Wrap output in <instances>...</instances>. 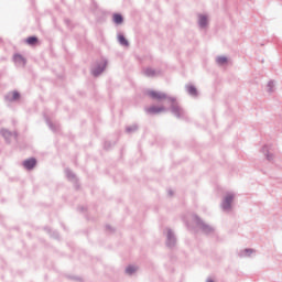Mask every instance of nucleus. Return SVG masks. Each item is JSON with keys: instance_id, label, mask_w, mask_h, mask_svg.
Instances as JSON below:
<instances>
[{"instance_id": "nucleus-1", "label": "nucleus", "mask_w": 282, "mask_h": 282, "mask_svg": "<svg viewBox=\"0 0 282 282\" xmlns=\"http://www.w3.org/2000/svg\"><path fill=\"white\" fill-rule=\"evenodd\" d=\"M148 96H150V98H153V100H164V98H166V95L164 93H159L155 90L148 91Z\"/></svg>"}, {"instance_id": "nucleus-2", "label": "nucleus", "mask_w": 282, "mask_h": 282, "mask_svg": "<svg viewBox=\"0 0 282 282\" xmlns=\"http://www.w3.org/2000/svg\"><path fill=\"white\" fill-rule=\"evenodd\" d=\"M24 169H28L29 171L34 169L36 166V159H29L23 162Z\"/></svg>"}, {"instance_id": "nucleus-3", "label": "nucleus", "mask_w": 282, "mask_h": 282, "mask_svg": "<svg viewBox=\"0 0 282 282\" xmlns=\"http://www.w3.org/2000/svg\"><path fill=\"white\" fill-rule=\"evenodd\" d=\"M232 199H235V196L232 194H229L225 197V200L223 203V207L225 209L230 208V204H232Z\"/></svg>"}, {"instance_id": "nucleus-4", "label": "nucleus", "mask_w": 282, "mask_h": 282, "mask_svg": "<svg viewBox=\"0 0 282 282\" xmlns=\"http://www.w3.org/2000/svg\"><path fill=\"white\" fill-rule=\"evenodd\" d=\"M162 111H164V107H156V106H152L150 108H148V113H162Z\"/></svg>"}, {"instance_id": "nucleus-5", "label": "nucleus", "mask_w": 282, "mask_h": 282, "mask_svg": "<svg viewBox=\"0 0 282 282\" xmlns=\"http://www.w3.org/2000/svg\"><path fill=\"white\" fill-rule=\"evenodd\" d=\"M13 61H14V63H19V65H25V58H23L19 54L14 55Z\"/></svg>"}, {"instance_id": "nucleus-6", "label": "nucleus", "mask_w": 282, "mask_h": 282, "mask_svg": "<svg viewBox=\"0 0 282 282\" xmlns=\"http://www.w3.org/2000/svg\"><path fill=\"white\" fill-rule=\"evenodd\" d=\"M118 41L121 45H123L124 47H129V41H127V39L124 37V35H119L118 36Z\"/></svg>"}, {"instance_id": "nucleus-7", "label": "nucleus", "mask_w": 282, "mask_h": 282, "mask_svg": "<svg viewBox=\"0 0 282 282\" xmlns=\"http://www.w3.org/2000/svg\"><path fill=\"white\" fill-rule=\"evenodd\" d=\"M200 28H206V23H208V19L206 15H199V21H198Z\"/></svg>"}, {"instance_id": "nucleus-8", "label": "nucleus", "mask_w": 282, "mask_h": 282, "mask_svg": "<svg viewBox=\"0 0 282 282\" xmlns=\"http://www.w3.org/2000/svg\"><path fill=\"white\" fill-rule=\"evenodd\" d=\"M26 43L28 45H36V43H39V39H36L35 36H30L26 39Z\"/></svg>"}, {"instance_id": "nucleus-9", "label": "nucleus", "mask_w": 282, "mask_h": 282, "mask_svg": "<svg viewBox=\"0 0 282 282\" xmlns=\"http://www.w3.org/2000/svg\"><path fill=\"white\" fill-rule=\"evenodd\" d=\"M123 19L120 14L116 13L113 14V22L117 23V25H120L122 23Z\"/></svg>"}, {"instance_id": "nucleus-10", "label": "nucleus", "mask_w": 282, "mask_h": 282, "mask_svg": "<svg viewBox=\"0 0 282 282\" xmlns=\"http://www.w3.org/2000/svg\"><path fill=\"white\" fill-rule=\"evenodd\" d=\"M216 61H217L218 65H226V63H228V57L220 56V57H217Z\"/></svg>"}, {"instance_id": "nucleus-11", "label": "nucleus", "mask_w": 282, "mask_h": 282, "mask_svg": "<svg viewBox=\"0 0 282 282\" xmlns=\"http://www.w3.org/2000/svg\"><path fill=\"white\" fill-rule=\"evenodd\" d=\"M187 91L191 94V96H197V89L193 86H188Z\"/></svg>"}, {"instance_id": "nucleus-12", "label": "nucleus", "mask_w": 282, "mask_h": 282, "mask_svg": "<svg viewBox=\"0 0 282 282\" xmlns=\"http://www.w3.org/2000/svg\"><path fill=\"white\" fill-rule=\"evenodd\" d=\"M137 270H138V268L130 265L126 269V272H127V274H133V272H137Z\"/></svg>"}, {"instance_id": "nucleus-13", "label": "nucleus", "mask_w": 282, "mask_h": 282, "mask_svg": "<svg viewBox=\"0 0 282 282\" xmlns=\"http://www.w3.org/2000/svg\"><path fill=\"white\" fill-rule=\"evenodd\" d=\"M104 69H105V68H101V69H99V70H94V72H93L94 76H98L99 74H102Z\"/></svg>"}, {"instance_id": "nucleus-14", "label": "nucleus", "mask_w": 282, "mask_h": 282, "mask_svg": "<svg viewBox=\"0 0 282 282\" xmlns=\"http://www.w3.org/2000/svg\"><path fill=\"white\" fill-rule=\"evenodd\" d=\"M147 76H153V74H155V72L153 69H148L145 72Z\"/></svg>"}, {"instance_id": "nucleus-15", "label": "nucleus", "mask_w": 282, "mask_h": 282, "mask_svg": "<svg viewBox=\"0 0 282 282\" xmlns=\"http://www.w3.org/2000/svg\"><path fill=\"white\" fill-rule=\"evenodd\" d=\"M2 135H4V138H8V135H10V132L8 130H2Z\"/></svg>"}, {"instance_id": "nucleus-16", "label": "nucleus", "mask_w": 282, "mask_h": 282, "mask_svg": "<svg viewBox=\"0 0 282 282\" xmlns=\"http://www.w3.org/2000/svg\"><path fill=\"white\" fill-rule=\"evenodd\" d=\"M12 96H13V100H18V98H19V93L14 91V93L12 94Z\"/></svg>"}, {"instance_id": "nucleus-17", "label": "nucleus", "mask_w": 282, "mask_h": 282, "mask_svg": "<svg viewBox=\"0 0 282 282\" xmlns=\"http://www.w3.org/2000/svg\"><path fill=\"white\" fill-rule=\"evenodd\" d=\"M207 282H215V281H213V280H207Z\"/></svg>"}]
</instances>
